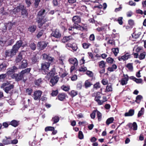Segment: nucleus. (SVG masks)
I'll list each match as a JSON object with an SVG mask.
<instances>
[{"label":"nucleus","mask_w":146,"mask_h":146,"mask_svg":"<svg viewBox=\"0 0 146 146\" xmlns=\"http://www.w3.org/2000/svg\"><path fill=\"white\" fill-rule=\"evenodd\" d=\"M97 116L98 118V121H101L102 119V114L99 111L96 110Z\"/></svg>","instance_id":"obj_40"},{"label":"nucleus","mask_w":146,"mask_h":146,"mask_svg":"<svg viewBox=\"0 0 146 146\" xmlns=\"http://www.w3.org/2000/svg\"><path fill=\"white\" fill-rule=\"evenodd\" d=\"M14 39H11L7 42V45L10 46L12 45L14 42Z\"/></svg>","instance_id":"obj_64"},{"label":"nucleus","mask_w":146,"mask_h":146,"mask_svg":"<svg viewBox=\"0 0 146 146\" xmlns=\"http://www.w3.org/2000/svg\"><path fill=\"white\" fill-rule=\"evenodd\" d=\"M40 1L41 0H35L34 3V7L35 8H37L38 7Z\"/></svg>","instance_id":"obj_52"},{"label":"nucleus","mask_w":146,"mask_h":146,"mask_svg":"<svg viewBox=\"0 0 146 146\" xmlns=\"http://www.w3.org/2000/svg\"><path fill=\"white\" fill-rule=\"evenodd\" d=\"M65 94L63 93L59 94L58 96V99L60 101L63 100L66 98Z\"/></svg>","instance_id":"obj_26"},{"label":"nucleus","mask_w":146,"mask_h":146,"mask_svg":"<svg viewBox=\"0 0 146 146\" xmlns=\"http://www.w3.org/2000/svg\"><path fill=\"white\" fill-rule=\"evenodd\" d=\"M43 59L44 60H46L48 61V62L51 63L53 61L54 58L49 56V55H48L46 54H43L42 55Z\"/></svg>","instance_id":"obj_9"},{"label":"nucleus","mask_w":146,"mask_h":146,"mask_svg":"<svg viewBox=\"0 0 146 146\" xmlns=\"http://www.w3.org/2000/svg\"><path fill=\"white\" fill-rule=\"evenodd\" d=\"M43 33V31L41 30L39 32L38 34L36 35V37L38 38H39L41 36H42Z\"/></svg>","instance_id":"obj_59"},{"label":"nucleus","mask_w":146,"mask_h":146,"mask_svg":"<svg viewBox=\"0 0 146 146\" xmlns=\"http://www.w3.org/2000/svg\"><path fill=\"white\" fill-rule=\"evenodd\" d=\"M14 23H12L11 22H9L8 23H5L4 28L3 29V31L5 32L7 28L9 30H10L12 28V26L14 24Z\"/></svg>","instance_id":"obj_11"},{"label":"nucleus","mask_w":146,"mask_h":146,"mask_svg":"<svg viewBox=\"0 0 146 146\" xmlns=\"http://www.w3.org/2000/svg\"><path fill=\"white\" fill-rule=\"evenodd\" d=\"M29 47L32 50H35L36 49V44L34 42L31 43L29 44Z\"/></svg>","instance_id":"obj_41"},{"label":"nucleus","mask_w":146,"mask_h":146,"mask_svg":"<svg viewBox=\"0 0 146 146\" xmlns=\"http://www.w3.org/2000/svg\"><path fill=\"white\" fill-rule=\"evenodd\" d=\"M21 14L23 18H27L28 16V10L26 9V8L24 6H23L21 7Z\"/></svg>","instance_id":"obj_7"},{"label":"nucleus","mask_w":146,"mask_h":146,"mask_svg":"<svg viewBox=\"0 0 146 146\" xmlns=\"http://www.w3.org/2000/svg\"><path fill=\"white\" fill-rule=\"evenodd\" d=\"M114 61L113 59L111 57H108L106 59V61L108 63L113 64Z\"/></svg>","instance_id":"obj_51"},{"label":"nucleus","mask_w":146,"mask_h":146,"mask_svg":"<svg viewBox=\"0 0 146 146\" xmlns=\"http://www.w3.org/2000/svg\"><path fill=\"white\" fill-rule=\"evenodd\" d=\"M50 66V63L44 62L41 64V68L40 70L44 74H47L49 70V68Z\"/></svg>","instance_id":"obj_4"},{"label":"nucleus","mask_w":146,"mask_h":146,"mask_svg":"<svg viewBox=\"0 0 146 146\" xmlns=\"http://www.w3.org/2000/svg\"><path fill=\"white\" fill-rule=\"evenodd\" d=\"M47 43L45 41H40L38 42L37 44L38 47L41 50L44 49L47 46Z\"/></svg>","instance_id":"obj_10"},{"label":"nucleus","mask_w":146,"mask_h":146,"mask_svg":"<svg viewBox=\"0 0 146 146\" xmlns=\"http://www.w3.org/2000/svg\"><path fill=\"white\" fill-rule=\"evenodd\" d=\"M134 110L133 109H130L128 112L125 113L124 115L125 117L131 116L134 115Z\"/></svg>","instance_id":"obj_21"},{"label":"nucleus","mask_w":146,"mask_h":146,"mask_svg":"<svg viewBox=\"0 0 146 146\" xmlns=\"http://www.w3.org/2000/svg\"><path fill=\"white\" fill-rule=\"evenodd\" d=\"M23 51H21L19 54L17 56L15 61L16 63H18L20 62L23 59Z\"/></svg>","instance_id":"obj_14"},{"label":"nucleus","mask_w":146,"mask_h":146,"mask_svg":"<svg viewBox=\"0 0 146 146\" xmlns=\"http://www.w3.org/2000/svg\"><path fill=\"white\" fill-rule=\"evenodd\" d=\"M144 109L143 108H141V110L139 111L137 116L138 117H139L142 115H143L144 113Z\"/></svg>","instance_id":"obj_45"},{"label":"nucleus","mask_w":146,"mask_h":146,"mask_svg":"<svg viewBox=\"0 0 146 146\" xmlns=\"http://www.w3.org/2000/svg\"><path fill=\"white\" fill-rule=\"evenodd\" d=\"M6 139H4L3 140V142L4 145H8L11 144V137H5Z\"/></svg>","instance_id":"obj_20"},{"label":"nucleus","mask_w":146,"mask_h":146,"mask_svg":"<svg viewBox=\"0 0 146 146\" xmlns=\"http://www.w3.org/2000/svg\"><path fill=\"white\" fill-rule=\"evenodd\" d=\"M32 63L34 64L36 63L38 61V58L36 56V55L32 57L31 59Z\"/></svg>","instance_id":"obj_36"},{"label":"nucleus","mask_w":146,"mask_h":146,"mask_svg":"<svg viewBox=\"0 0 146 146\" xmlns=\"http://www.w3.org/2000/svg\"><path fill=\"white\" fill-rule=\"evenodd\" d=\"M130 55L128 53H126L124 55L122 56L120 58H119V61L123 60V61L127 60L130 57Z\"/></svg>","instance_id":"obj_24"},{"label":"nucleus","mask_w":146,"mask_h":146,"mask_svg":"<svg viewBox=\"0 0 146 146\" xmlns=\"http://www.w3.org/2000/svg\"><path fill=\"white\" fill-rule=\"evenodd\" d=\"M70 63L74 65L77 66L78 65V61L76 58H70L69 60Z\"/></svg>","instance_id":"obj_17"},{"label":"nucleus","mask_w":146,"mask_h":146,"mask_svg":"<svg viewBox=\"0 0 146 146\" xmlns=\"http://www.w3.org/2000/svg\"><path fill=\"white\" fill-rule=\"evenodd\" d=\"M141 34V33L140 32L138 33L135 32L132 34V36L133 38L136 39L139 37Z\"/></svg>","instance_id":"obj_35"},{"label":"nucleus","mask_w":146,"mask_h":146,"mask_svg":"<svg viewBox=\"0 0 146 146\" xmlns=\"http://www.w3.org/2000/svg\"><path fill=\"white\" fill-rule=\"evenodd\" d=\"M71 48L74 52L76 51L78 48L77 45L76 44H72Z\"/></svg>","instance_id":"obj_56"},{"label":"nucleus","mask_w":146,"mask_h":146,"mask_svg":"<svg viewBox=\"0 0 146 146\" xmlns=\"http://www.w3.org/2000/svg\"><path fill=\"white\" fill-rule=\"evenodd\" d=\"M60 119L59 117L58 116H55L52 118L51 121L52 122V124L56 123L58 122Z\"/></svg>","instance_id":"obj_27"},{"label":"nucleus","mask_w":146,"mask_h":146,"mask_svg":"<svg viewBox=\"0 0 146 146\" xmlns=\"http://www.w3.org/2000/svg\"><path fill=\"white\" fill-rule=\"evenodd\" d=\"M114 121V118L113 117H111L108 118L106 120V123L107 125H109L110 124L113 122Z\"/></svg>","instance_id":"obj_33"},{"label":"nucleus","mask_w":146,"mask_h":146,"mask_svg":"<svg viewBox=\"0 0 146 146\" xmlns=\"http://www.w3.org/2000/svg\"><path fill=\"white\" fill-rule=\"evenodd\" d=\"M45 12V9L42 8L40 9L37 13L36 21L38 24V27L39 28L42 27H45L46 28L49 25V23H45L47 20L46 19H44V16H43Z\"/></svg>","instance_id":"obj_1"},{"label":"nucleus","mask_w":146,"mask_h":146,"mask_svg":"<svg viewBox=\"0 0 146 146\" xmlns=\"http://www.w3.org/2000/svg\"><path fill=\"white\" fill-rule=\"evenodd\" d=\"M59 78L57 76H55L52 77L51 79L50 84L51 86H53L57 83L59 80Z\"/></svg>","instance_id":"obj_8"},{"label":"nucleus","mask_w":146,"mask_h":146,"mask_svg":"<svg viewBox=\"0 0 146 146\" xmlns=\"http://www.w3.org/2000/svg\"><path fill=\"white\" fill-rule=\"evenodd\" d=\"M8 122H5L3 123L2 124V125L5 128H7L8 127L9 125V124Z\"/></svg>","instance_id":"obj_61"},{"label":"nucleus","mask_w":146,"mask_h":146,"mask_svg":"<svg viewBox=\"0 0 146 146\" xmlns=\"http://www.w3.org/2000/svg\"><path fill=\"white\" fill-rule=\"evenodd\" d=\"M146 55V52H143V53H141L139 56V58L140 60H142L145 58Z\"/></svg>","instance_id":"obj_38"},{"label":"nucleus","mask_w":146,"mask_h":146,"mask_svg":"<svg viewBox=\"0 0 146 146\" xmlns=\"http://www.w3.org/2000/svg\"><path fill=\"white\" fill-rule=\"evenodd\" d=\"M68 30L70 31H71V32H72V33H74V34H76V33H75V29L74 28V27L73 26H72V27H69V29H68Z\"/></svg>","instance_id":"obj_53"},{"label":"nucleus","mask_w":146,"mask_h":146,"mask_svg":"<svg viewBox=\"0 0 146 146\" xmlns=\"http://www.w3.org/2000/svg\"><path fill=\"white\" fill-rule=\"evenodd\" d=\"M112 50L115 56H117L119 52V48H113L112 49Z\"/></svg>","instance_id":"obj_44"},{"label":"nucleus","mask_w":146,"mask_h":146,"mask_svg":"<svg viewBox=\"0 0 146 146\" xmlns=\"http://www.w3.org/2000/svg\"><path fill=\"white\" fill-rule=\"evenodd\" d=\"M61 88L65 91H68L70 90V88L69 87L64 86H62L61 87Z\"/></svg>","instance_id":"obj_63"},{"label":"nucleus","mask_w":146,"mask_h":146,"mask_svg":"<svg viewBox=\"0 0 146 146\" xmlns=\"http://www.w3.org/2000/svg\"><path fill=\"white\" fill-rule=\"evenodd\" d=\"M132 127L133 129L134 130H136L137 129V126L136 123L134 122L132 124Z\"/></svg>","instance_id":"obj_62"},{"label":"nucleus","mask_w":146,"mask_h":146,"mask_svg":"<svg viewBox=\"0 0 146 146\" xmlns=\"http://www.w3.org/2000/svg\"><path fill=\"white\" fill-rule=\"evenodd\" d=\"M72 39V37L71 36H64L63 37V38L62 39V42L65 43L68 42V41Z\"/></svg>","instance_id":"obj_23"},{"label":"nucleus","mask_w":146,"mask_h":146,"mask_svg":"<svg viewBox=\"0 0 146 146\" xmlns=\"http://www.w3.org/2000/svg\"><path fill=\"white\" fill-rule=\"evenodd\" d=\"M86 74L89 77H93L94 76V74L92 71L87 70L86 72Z\"/></svg>","instance_id":"obj_50"},{"label":"nucleus","mask_w":146,"mask_h":146,"mask_svg":"<svg viewBox=\"0 0 146 146\" xmlns=\"http://www.w3.org/2000/svg\"><path fill=\"white\" fill-rule=\"evenodd\" d=\"M7 76V74H2L0 75V81L2 80H4Z\"/></svg>","instance_id":"obj_57"},{"label":"nucleus","mask_w":146,"mask_h":146,"mask_svg":"<svg viewBox=\"0 0 146 146\" xmlns=\"http://www.w3.org/2000/svg\"><path fill=\"white\" fill-rule=\"evenodd\" d=\"M9 124L15 127H16L18 126L19 123L18 121L16 120H13L9 122Z\"/></svg>","instance_id":"obj_28"},{"label":"nucleus","mask_w":146,"mask_h":146,"mask_svg":"<svg viewBox=\"0 0 146 146\" xmlns=\"http://www.w3.org/2000/svg\"><path fill=\"white\" fill-rule=\"evenodd\" d=\"M42 92L40 90L35 91L33 94V97L35 100H40L42 94Z\"/></svg>","instance_id":"obj_5"},{"label":"nucleus","mask_w":146,"mask_h":146,"mask_svg":"<svg viewBox=\"0 0 146 146\" xmlns=\"http://www.w3.org/2000/svg\"><path fill=\"white\" fill-rule=\"evenodd\" d=\"M42 80L41 78L35 80L34 81V83L35 85L38 86H40V84H42Z\"/></svg>","instance_id":"obj_29"},{"label":"nucleus","mask_w":146,"mask_h":146,"mask_svg":"<svg viewBox=\"0 0 146 146\" xmlns=\"http://www.w3.org/2000/svg\"><path fill=\"white\" fill-rule=\"evenodd\" d=\"M31 70V68L25 69L18 74L14 73L12 76V77L17 82L23 80L24 76L30 73Z\"/></svg>","instance_id":"obj_3"},{"label":"nucleus","mask_w":146,"mask_h":146,"mask_svg":"<svg viewBox=\"0 0 146 146\" xmlns=\"http://www.w3.org/2000/svg\"><path fill=\"white\" fill-rule=\"evenodd\" d=\"M100 88V84L99 82H96L93 85V88L96 90Z\"/></svg>","instance_id":"obj_49"},{"label":"nucleus","mask_w":146,"mask_h":146,"mask_svg":"<svg viewBox=\"0 0 146 146\" xmlns=\"http://www.w3.org/2000/svg\"><path fill=\"white\" fill-rule=\"evenodd\" d=\"M96 110H94L92 113L90 114V116L93 119H94L95 117L96 113Z\"/></svg>","instance_id":"obj_55"},{"label":"nucleus","mask_w":146,"mask_h":146,"mask_svg":"<svg viewBox=\"0 0 146 146\" xmlns=\"http://www.w3.org/2000/svg\"><path fill=\"white\" fill-rule=\"evenodd\" d=\"M23 44L22 41L21 40H20L17 41L15 44L13 46L11 50H6L5 51V58L7 57H10L11 58L13 56L15 55L19 48L22 46Z\"/></svg>","instance_id":"obj_2"},{"label":"nucleus","mask_w":146,"mask_h":146,"mask_svg":"<svg viewBox=\"0 0 146 146\" xmlns=\"http://www.w3.org/2000/svg\"><path fill=\"white\" fill-rule=\"evenodd\" d=\"M69 94L72 97H73L78 94V92L77 91H75L74 90H72L69 93Z\"/></svg>","instance_id":"obj_37"},{"label":"nucleus","mask_w":146,"mask_h":146,"mask_svg":"<svg viewBox=\"0 0 146 146\" xmlns=\"http://www.w3.org/2000/svg\"><path fill=\"white\" fill-rule=\"evenodd\" d=\"M7 66L5 63H2L0 65V70L1 71H3L6 69Z\"/></svg>","instance_id":"obj_32"},{"label":"nucleus","mask_w":146,"mask_h":146,"mask_svg":"<svg viewBox=\"0 0 146 146\" xmlns=\"http://www.w3.org/2000/svg\"><path fill=\"white\" fill-rule=\"evenodd\" d=\"M51 36H53L57 38H60L61 36V33L58 29H56L52 31L50 35Z\"/></svg>","instance_id":"obj_6"},{"label":"nucleus","mask_w":146,"mask_h":146,"mask_svg":"<svg viewBox=\"0 0 146 146\" xmlns=\"http://www.w3.org/2000/svg\"><path fill=\"white\" fill-rule=\"evenodd\" d=\"M58 94V91L57 90H52V93L51 94V95L53 97L56 96Z\"/></svg>","instance_id":"obj_48"},{"label":"nucleus","mask_w":146,"mask_h":146,"mask_svg":"<svg viewBox=\"0 0 146 146\" xmlns=\"http://www.w3.org/2000/svg\"><path fill=\"white\" fill-rule=\"evenodd\" d=\"M73 26L74 28L75 29H76L79 30L80 29L81 26L80 25L78 24V23L74 24Z\"/></svg>","instance_id":"obj_54"},{"label":"nucleus","mask_w":146,"mask_h":146,"mask_svg":"<svg viewBox=\"0 0 146 146\" xmlns=\"http://www.w3.org/2000/svg\"><path fill=\"white\" fill-rule=\"evenodd\" d=\"M54 130V127L51 126H48L46 127L45 129V131L46 132L48 131H52Z\"/></svg>","instance_id":"obj_46"},{"label":"nucleus","mask_w":146,"mask_h":146,"mask_svg":"<svg viewBox=\"0 0 146 146\" xmlns=\"http://www.w3.org/2000/svg\"><path fill=\"white\" fill-rule=\"evenodd\" d=\"M82 47L86 49L88 48L91 44L89 43H84L82 44Z\"/></svg>","instance_id":"obj_42"},{"label":"nucleus","mask_w":146,"mask_h":146,"mask_svg":"<svg viewBox=\"0 0 146 146\" xmlns=\"http://www.w3.org/2000/svg\"><path fill=\"white\" fill-rule=\"evenodd\" d=\"M117 68V66L115 64H113L111 67H109L107 70L110 72H113Z\"/></svg>","instance_id":"obj_30"},{"label":"nucleus","mask_w":146,"mask_h":146,"mask_svg":"<svg viewBox=\"0 0 146 146\" xmlns=\"http://www.w3.org/2000/svg\"><path fill=\"white\" fill-rule=\"evenodd\" d=\"M106 90L107 92H111L112 91V88L111 85H109L108 84L106 87Z\"/></svg>","instance_id":"obj_60"},{"label":"nucleus","mask_w":146,"mask_h":146,"mask_svg":"<svg viewBox=\"0 0 146 146\" xmlns=\"http://www.w3.org/2000/svg\"><path fill=\"white\" fill-rule=\"evenodd\" d=\"M128 80V77L127 74H123V78L120 82V84L122 85L126 84Z\"/></svg>","instance_id":"obj_12"},{"label":"nucleus","mask_w":146,"mask_h":146,"mask_svg":"<svg viewBox=\"0 0 146 146\" xmlns=\"http://www.w3.org/2000/svg\"><path fill=\"white\" fill-rule=\"evenodd\" d=\"M72 21L74 24L78 23L81 22V18L79 16H74L72 18Z\"/></svg>","instance_id":"obj_15"},{"label":"nucleus","mask_w":146,"mask_h":146,"mask_svg":"<svg viewBox=\"0 0 146 146\" xmlns=\"http://www.w3.org/2000/svg\"><path fill=\"white\" fill-rule=\"evenodd\" d=\"M142 99V96L140 95H138L136 97L135 101L137 103L139 104Z\"/></svg>","instance_id":"obj_34"},{"label":"nucleus","mask_w":146,"mask_h":146,"mask_svg":"<svg viewBox=\"0 0 146 146\" xmlns=\"http://www.w3.org/2000/svg\"><path fill=\"white\" fill-rule=\"evenodd\" d=\"M36 27L35 25H31L28 28V31L31 33H34L36 30Z\"/></svg>","instance_id":"obj_22"},{"label":"nucleus","mask_w":146,"mask_h":146,"mask_svg":"<svg viewBox=\"0 0 146 146\" xmlns=\"http://www.w3.org/2000/svg\"><path fill=\"white\" fill-rule=\"evenodd\" d=\"M126 67L128 68L129 71L130 72L133 71V67L132 63L128 64L126 66Z\"/></svg>","instance_id":"obj_39"},{"label":"nucleus","mask_w":146,"mask_h":146,"mask_svg":"<svg viewBox=\"0 0 146 146\" xmlns=\"http://www.w3.org/2000/svg\"><path fill=\"white\" fill-rule=\"evenodd\" d=\"M130 79L131 80H133L134 81H135L137 83H141L142 81V80L141 79H137L133 76H131L130 77Z\"/></svg>","instance_id":"obj_25"},{"label":"nucleus","mask_w":146,"mask_h":146,"mask_svg":"<svg viewBox=\"0 0 146 146\" xmlns=\"http://www.w3.org/2000/svg\"><path fill=\"white\" fill-rule=\"evenodd\" d=\"M55 68L54 67L52 69L50 72L48 71V73L50 76H53L55 74Z\"/></svg>","instance_id":"obj_31"},{"label":"nucleus","mask_w":146,"mask_h":146,"mask_svg":"<svg viewBox=\"0 0 146 146\" xmlns=\"http://www.w3.org/2000/svg\"><path fill=\"white\" fill-rule=\"evenodd\" d=\"M14 85L13 84H10L4 88V90L6 93H8L9 91L14 88Z\"/></svg>","instance_id":"obj_19"},{"label":"nucleus","mask_w":146,"mask_h":146,"mask_svg":"<svg viewBox=\"0 0 146 146\" xmlns=\"http://www.w3.org/2000/svg\"><path fill=\"white\" fill-rule=\"evenodd\" d=\"M99 66L101 68H105L106 63L103 60H102L99 62Z\"/></svg>","instance_id":"obj_43"},{"label":"nucleus","mask_w":146,"mask_h":146,"mask_svg":"<svg viewBox=\"0 0 146 146\" xmlns=\"http://www.w3.org/2000/svg\"><path fill=\"white\" fill-rule=\"evenodd\" d=\"M17 68L15 66H13L11 68L9 69L7 72L8 74H11L17 71Z\"/></svg>","instance_id":"obj_16"},{"label":"nucleus","mask_w":146,"mask_h":146,"mask_svg":"<svg viewBox=\"0 0 146 146\" xmlns=\"http://www.w3.org/2000/svg\"><path fill=\"white\" fill-rule=\"evenodd\" d=\"M33 91V90L31 88H27L26 89V92L28 95H31Z\"/></svg>","instance_id":"obj_47"},{"label":"nucleus","mask_w":146,"mask_h":146,"mask_svg":"<svg viewBox=\"0 0 146 146\" xmlns=\"http://www.w3.org/2000/svg\"><path fill=\"white\" fill-rule=\"evenodd\" d=\"M78 138L80 139H82L84 138V135L82 132L79 131L78 132Z\"/></svg>","instance_id":"obj_58"},{"label":"nucleus","mask_w":146,"mask_h":146,"mask_svg":"<svg viewBox=\"0 0 146 146\" xmlns=\"http://www.w3.org/2000/svg\"><path fill=\"white\" fill-rule=\"evenodd\" d=\"M28 64L27 60L23 59L21 62V65L19 66V68L20 69L25 68L27 67Z\"/></svg>","instance_id":"obj_13"},{"label":"nucleus","mask_w":146,"mask_h":146,"mask_svg":"<svg viewBox=\"0 0 146 146\" xmlns=\"http://www.w3.org/2000/svg\"><path fill=\"white\" fill-rule=\"evenodd\" d=\"M93 85V84L90 82V79L86 80L85 82L84 85V86L86 89L90 88L91 86Z\"/></svg>","instance_id":"obj_18"}]
</instances>
